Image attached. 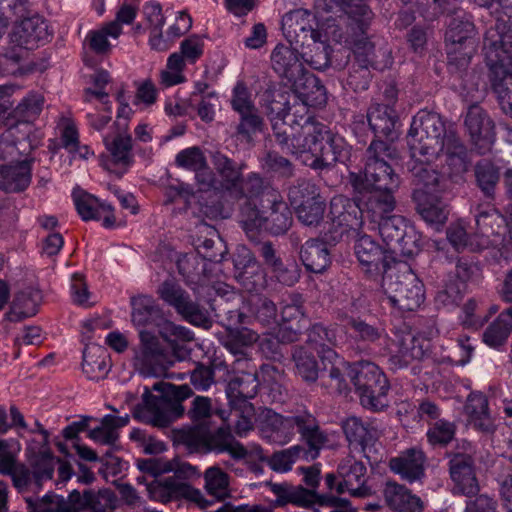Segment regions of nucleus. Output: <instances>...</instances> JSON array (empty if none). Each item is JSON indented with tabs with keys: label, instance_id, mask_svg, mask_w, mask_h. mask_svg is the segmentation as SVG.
Instances as JSON below:
<instances>
[{
	"label": "nucleus",
	"instance_id": "69168bd1",
	"mask_svg": "<svg viewBox=\"0 0 512 512\" xmlns=\"http://www.w3.org/2000/svg\"><path fill=\"white\" fill-rule=\"evenodd\" d=\"M110 30V26L105 24L99 29L89 31L84 44L97 55L109 54L112 48V44L108 40V37L112 38Z\"/></svg>",
	"mask_w": 512,
	"mask_h": 512
},
{
	"label": "nucleus",
	"instance_id": "f3484780",
	"mask_svg": "<svg viewBox=\"0 0 512 512\" xmlns=\"http://www.w3.org/2000/svg\"><path fill=\"white\" fill-rule=\"evenodd\" d=\"M374 223L378 225L383 241L394 251L398 250L405 256H413L419 251V238L403 217L388 215Z\"/></svg>",
	"mask_w": 512,
	"mask_h": 512
},
{
	"label": "nucleus",
	"instance_id": "680f3d73",
	"mask_svg": "<svg viewBox=\"0 0 512 512\" xmlns=\"http://www.w3.org/2000/svg\"><path fill=\"white\" fill-rule=\"evenodd\" d=\"M56 466V458L48 452H41L31 460L33 478L38 487L44 480L52 478Z\"/></svg>",
	"mask_w": 512,
	"mask_h": 512
},
{
	"label": "nucleus",
	"instance_id": "a878e982",
	"mask_svg": "<svg viewBox=\"0 0 512 512\" xmlns=\"http://www.w3.org/2000/svg\"><path fill=\"white\" fill-rule=\"evenodd\" d=\"M240 195H231L233 199H245L243 205L251 203L259 208H266V203L277 199L279 192L269 182L265 181L259 174L251 173L240 184Z\"/></svg>",
	"mask_w": 512,
	"mask_h": 512
},
{
	"label": "nucleus",
	"instance_id": "4c0bfd02",
	"mask_svg": "<svg viewBox=\"0 0 512 512\" xmlns=\"http://www.w3.org/2000/svg\"><path fill=\"white\" fill-rule=\"evenodd\" d=\"M259 381L256 373H242L232 378L226 388V394L231 406L251 404L249 399L256 396Z\"/></svg>",
	"mask_w": 512,
	"mask_h": 512
},
{
	"label": "nucleus",
	"instance_id": "412c9836",
	"mask_svg": "<svg viewBox=\"0 0 512 512\" xmlns=\"http://www.w3.org/2000/svg\"><path fill=\"white\" fill-rule=\"evenodd\" d=\"M313 15L305 9H296L282 18V30L291 44L310 45L321 34L312 26Z\"/></svg>",
	"mask_w": 512,
	"mask_h": 512
},
{
	"label": "nucleus",
	"instance_id": "dca6fc26",
	"mask_svg": "<svg viewBox=\"0 0 512 512\" xmlns=\"http://www.w3.org/2000/svg\"><path fill=\"white\" fill-rule=\"evenodd\" d=\"M40 137L30 125L14 126L4 132L0 137V160L9 164L18 163L30 157L32 151L40 144Z\"/></svg>",
	"mask_w": 512,
	"mask_h": 512
},
{
	"label": "nucleus",
	"instance_id": "e433bc0d",
	"mask_svg": "<svg viewBox=\"0 0 512 512\" xmlns=\"http://www.w3.org/2000/svg\"><path fill=\"white\" fill-rule=\"evenodd\" d=\"M394 192L385 189L364 190L363 193L367 194L364 200V212L372 222L379 221L393 212L396 205Z\"/></svg>",
	"mask_w": 512,
	"mask_h": 512
},
{
	"label": "nucleus",
	"instance_id": "f03ea898",
	"mask_svg": "<svg viewBox=\"0 0 512 512\" xmlns=\"http://www.w3.org/2000/svg\"><path fill=\"white\" fill-rule=\"evenodd\" d=\"M255 423L261 436L270 443L285 445L292 440L295 429L308 445L307 458L314 460L327 442L316 418L306 410L284 417L270 408H262L256 414Z\"/></svg>",
	"mask_w": 512,
	"mask_h": 512
},
{
	"label": "nucleus",
	"instance_id": "c03bdc74",
	"mask_svg": "<svg viewBox=\"0 0 512 512\" xmlns=\"http://www.w3.org/2000/svg\"><path fill=\"white\" fill-rule=\"evenodd\" d=\"M160 336L171 346V354L177 360H183L187 355V350L178 344V342H191L194 340L193 332L172 321L165 320L159 325Z\"/></svg>",
	"mask_w": 512,
	"mask_h": 512
},
{
	"label": "nucleus",
	"instance_id": "0e129e2a",
	"mask_svg": "<svg viewBox=\"0 0 512 512\" xmlns=\"http://www.w3.org/2000/svg\"><path fill=\"white\" fill-rule=\"evenodd\" d=\"M307 452L308 449L295 445L289 449L274 453L270 459V467L276 472H287L291 470L293 463L301 455L308 459Z\"/></svg>",
	"mask_w": 512,
	"mask_h": 512
},
{
	"label": "nucleus",
	"instance_id": "58836bf2",
	"mask_svg": "<svg viewBox=\"0 0 512 512\" xmlns=\"http://www.w3.org/2000/svg\"><path fill=\"white\" fill-rule=\"evenodd\" d=\"M270 490L276 495L275 505L284 506L288 503L303 508H309L314 504L315 491L302 486H293L284 483H268Z\"/></svg>",
	"mask_w": 512,
	"mask_h": 512
},
{
	"label": "nucleus",
	"instance_id": "20e7f679",
	"mask_svg": "<svg viewBox=\"0 0 512 512\" xmlns=\"http://www.w3.org/2000/svg\"><path fill=\"white\" fill-rule=\"evenodd\" d=\"M483 51L502 110L512 116V30L496 23L484 36Z\"/></svg>",
	"mask_w": 512,
	"mask_h": 512
},
{
	"label": "nucleus",
	"instance_id": "473e14b6",
	"mask_svg": "<svg viewBox=\"0 0 512 512\" xmlns=\"http://www.w3.org/2000/svg\"><path fill=\"white\" fill-rule=\"evenodd\" d=\"M131 318L135 326L159 325L164 321L161 307L152 296L139 295L131 298Z\"/></svg>",
	"mask_w": 512,
	"mask_h": 512
},
{
	"label": "nucleus",
	"instance_id": "49530a36",
	"mask_svg": "<svg viewBox=\"0 0 512 512\" xmlns=\"http://www.w3.org/2000/svg\"><path fill=\"white\" fill-rule=\"evenodd\" d=\"M465 412L475 428L485 432L492 430L493 421L488 409V400L484 394L470 393L465 405Z\"/></svg>",
	"mask_w": 512,
	"mask_h": 512
},
{
	"label": "nucleus",
	"instance_id": "a19ab883",
	"mask_svg": "<svg viewBox=\"0 0 512 512\" xmlns=\"http://www.w3.org/2000/svg\"><path fill=\"white\" fill-rule=\"evenodd\" d=\"M300 258L305 268L313 273L324 272L331 263L327 244L318 239H310L302 245Z\"/></svg>",
	"mask_w": 512,
	"mask_h": 512
},
{
	"label": "nucleus",
	"instance_id": "bb28decb",
	"mask_svg": "<svg viewBox=\"0 0 512 512\" xmlns=\"http://www.w3.org/2000/svg\"><path fill=\"white\" fill-rule=\"evenodd\" d=\"M272 67L288 83L293 84L307 72L296 49L277 45L271 55Z\"/></svg>",
	"mask_w": 512,
	"mask_h": 512
},
{
	"label": "nucleus",
	"instance_id": "774afa93",
	"mask_svg": "<svg viewBox=\"0 0 512 512\" xmlns=\"http://www.w3.org/2000/svg\"><path fill=\"white\" fill-rule=\"evenodd\" d=\"M509 223H507V232L505 234L496 235L489 240V244L496 250L493 256L497 261H508L512 258V215H507Z\"/></svg>",
	"mask_w": 512,
	"mask_h": 512
},
{
	"label": "nucleus",
	"instance_id": "9b49d317",
	"mask_svg": "<svg viewBox=\"0 0 512 512\" xmlns=\"http://www.w3.org/2000/svg\"><path fill=\"white\" fill-rule=\"evenodd\" d=\"M348 376L364 408L377 411L386 406L385 397L389 385L386 376L376 364L368 361L357 362L349 368Z\"/></svg>",
	"mask_w": 512,
	"mask_h": 512
},
{
	"label": "nucleus",
	"instance_id": "aec40b11",
	"mask_svg": "<svg viewBox=\"0 0 512 512\" xmlns=\"http://www.w3.org/2000/svg\"><path fill=\"white\" fill-rule=\"evenodd\" d=\"M478 272V266L466 259L460 258L456 264L454 271H450L448 279L445 282L444 289L437 294V301L443 305L456 304L462 297L465 290V284L471 280Z\"/></svg>",
	"mask_w": 512,
	"mask_h": 512
},
{
	"label": "nucleus",
	"instance_id": "7ed1b4c3",
	"mask_svg": "<svg viewBox=\"0 0 512 512\" xmlns=\"http://www.w3.org/2000/svg\"><path fill=\"white\" fill-rule=\"evenodd\" d=\"M282 149L294 155L310 154L313 169H327L346 155L344 140L330 133L320 122L301 123L300 128L287 137L286 143H278Z\"/></svg>",
	"mask_w": 512,
	"mask_h": 512
},
{
	"label": "nucleus",
	"instance_id": "ea45409f",
	"mask_svg": "<svg viewBox=\"0 0 512 512\" xmlns=\"http://www.w3.org/2000/svg\"><path fill=\"white\" fill-rule=\"evenodd\" d=\"M42 296L39 290L26 288L18 292L6 313V319L11 322H20L37 314Z\"/></svg>",
	"mask_w": 512,
	"mask_h": 512
},
{
	"label": "nucleus",
	"instance_id": "6e6d98bb",
	"mask_svg": "<svg viewBox=\"0 0 512 512\" xmlns=\"http://www.w3.org/2000/svg\"><path fill=\"white\" fill-rule=\"evenodd\" d=\"M104 143L114 163L122 165L131 163L132 138L129 134L120 133L112 138L106 136Z\"/></svg>",
	"mask_w": 512,
	"mask_h": 512
},
{
	"label": "nucleus",
	"instance_id": "72a5a7b5",
	"mask_svg": "<svg viewBox=\"0 0 512 512\" xmlns=\"http://www.w3.org/2000/svg\"><path fill=\"white\" fill-rule=\"evenodd\" d=\"M367 120L376 137L397 138L396 111L389 105L375 104L367 113Z\"/></svg>",
	"mask_w": 512,
	"mask_h": 512
},
{
	"label": "nucleus",
	"instance_id": "bf43d9fd",
	"mask_svg": "<svg viewBox=\"0 0 512 512\" xmlns=\"http://www.w3.org/2000/svg\"><path fill=\"white\" fill-rule=\"evenodd\" d=\"M347 208H352L353 213H356L357 207L343 196L334 197L330 202L332 220L336 222L338 226L343 227V231L346 230V228L353 227V222L357 220L355 216L352 217L351 212L346 210Z\"/></svg>",
	"mask_w": 512,
	"mask_h": 512
},
{
	"label": "nucleus",
	"instance_id": "f704fd0d",
	"mask_svg": "<svg viewBox=\"0 0 512 512\" xmlns=\"http://www.w3.org/2000/svg\"><path fill=\"white\" fill-rule=\"evenodd\" d=\"M110 369L107 350L98 344H86L83 350L82 371L89 380L104 379Z\"/></svg>",
	"mask_w": 512,
	"mask_h": 512
},
{
	"label": "nucleus",
	"instance_id": "7c9ffc66",
	"mask_svg": "<svg viewBox=\"0 0 512 512\" xmlns=\"http://www.w3.org/2000/svg\"><path fill=\"white\" fill-rule=\"evenodd\" d=\"M386 505L393 512H423L424 503L405 486L387 482L383 489Z\"/></svg>",
	"mask_w": 512,
	"mask_h": 512
},
{
	"label": "nucleus",
	"instance_id": "09e8293b",
	"mask_svg": "<svg viewBox=\"0 0 512 512\" xmlns=\"http://www.w3.org/2000/svg\"><path fill=\"white\" fill-rule=\"evenodd\" d=\"M307 342L323 361L336 358L337 355L332 349L336 345V333L334 330L328 329L321 324H315L308 332Z\"/></svg>",
	"mask_w": 512,
	"mask_h": 512
},
{
	"label": "nucleus",
	"instance_id": "3c124183",
	"mask_svg": "<svg viewBox=\"0 0 512 512\" xmlns=\"http://www.w3.org/2000/svg\"><path fill=\"white\" fill-rule=\"evenodd\" d=\"M205 491L218 501L230 497V476L218 466L207 468L203 475Z\"/></svg>",
	"mask_w": 512,
	"mask_h": 512
},
{
	"label": "nucleus",
	"instance_id": "423d86ee",
	"mask_svg": "<svg viewBox=\"0 0 512 512\" xmlns=\"http://www.w3.org/2000/svg\"><path fill=\"white\" fill-rule=\"evenodd\" d=\"M398 158L396 148L388 142L372 141L366 151V163L363 175L351 172L349 181L359 193L365 189H385L396 191L400 185V178L394 172L389 161Z\"/></svg>",
	"mask_w": 512,
	"mask_h": 512
},
{
	"label": "nucleus",
	"instance_id": "4d7b16f0",
	"mask_svg": "<svg viewBox=\"0 0 512 512\" xmlns=\"http://www.w3.org/2000/svg\"><path fill=\"white\" fill-rule=\"evenodd\" d=\"M29 48L24 47L20 41H13L9 35V43L0 54L1 70L6 73H15L28 58Z\"/></svg>",
	"mask_w": 512,
	"mask_h": 512
},
{
	"label": "nucleus",
	"instance_id": "2f4dec72",
	"mask_svg": "<svg viewBox=\"0 0 512 512\" xmlns=\"http://www.w3.org/2000/svg\"><path fill=\"white\" fill-rule=\"evenodd\" d=\"M424 453L417 448H410L389 461L390 469L402 479L414 482L424 475Z\"/></svg>",
	"mask_w": 512,
	"mask_h": 512
},
{
	"label": "nucleus",
	"instance_id": "4be33fe9",
	"mask_svg": "<svg viewBox=\"0 0 512 512\" xmlns=\"http://www.w3.org/2000/svg\"><path fill=\"white\" fill-rule=\"evenodd\" d=\"M472 142L480 152L490 149L495 140L494 122L479 105L469 106L464 121Z\"/></svg>",
	"mask_w": 512,
	"mask_h": 512
},
{
	"label": "nucleus",
	"instance_id": "f8f14e48",
	"mask_svg": "<svg viewBox=\"0 0 512 512\" xmlns=\"http://www.w3.org/2000/svg\"><path fill=\"white\" fill-rule=\"evenodd\" d=\"M139 338L140 342L134 349L132 359L134 369L144 377L166 376L167 370L174 364L175 357L155 334L141 330Z\"/></svg>",
	"mask_w": 512,
	"mask_h": 512
},
{
	"label": "nucleus",
	"instance_id": "5701e85b",
	"mask_svg": "<svg viewBox=\"0 0 512 512\" xmlns=\"http://www.w3.org/2000/svg\"><path fill=\"white\" fill-rule=\"evenodd\" d=\"M451 479L457 493L475 495L479 491L478 481L474 472V461L468 453H455L449 461Z\"/></svg>",
	"mask_w": 512,
	"mask_h": 512
},
{
	"label": "nucleus",
	"instance_id": "6e6552de",
	"mask_svg": "<svg viewBox=\"0 0 512 512\" xmlns=\"http://www.w3.org/2000/svg\"><path fill=\"white\" fill-rule=\"evenodd\" d=\"M449 134H457L452 126H446L440 115L419 111L412 120L407 135L413 156H438L449 140Z\"/></svg>",
	"mask_w": 512,
	"mask_h": 512
},
{
	"label": "nucleus",
	"instance_id": "5fc2aeb1",
	"mask_svg": "<svg viewBox=\"0 0 512 512\" xmlns=\"http://www.w3.org/2000/svg\"><path fill=\"white\" fill-rule=\"evenodd\" d=\"M413 200L416 203L417 211L426 222L442 224L447 219L448 211L446 207L438 201L436 195L422 198V194L418 192L416 199Z\"/></svg>",
	"mask_w": 512,
	"mask_h": 512
},
{
	"label": "nucleus",
	"instance_id": "c9c22d12",
	"mask_svg": "<svg viewBox=\"0 0 512 512\" xmlns=\"http://www.w3.org/2000/svg\"><path fill=\"white\" fill-rule=\"evenodd\" d=\"M343 432L350 444H357L365 448L372 444L380 434L375 421L364 422L356 416L345 419L342 423Z\"/></svg>",
	"mask_w": 512,
	"mask_h": 512
},
{
	"label": "nucleus",
	"instance_id": "de8ad7c7",
	"mask_svg": "<svg viewBox=\"0 0 512 512\" xmlns=\"http://www.w3.org/2000/svg\"><path fill=\"white\" fill-rule=\"evenodd\" d=\"M474 176L476 185L485 198L494 200L496 188L500 181L499 167L488 159H482L474 167Z\"/></svg>",
	"mask_w": 512,
	"mask_h": 512
},
{
	"label": "nucleus",
	"instance_id": "c85d7f7f",
	"mask_svg": "<svg viewBox=\"0 0 512 512\" xmlns=\"http://www.w3.org/2000/svg\"><path fill=\"white\" fill-rule=\"evenodd\" d=\"M50 36L48 23L38 16L22 20L11 33L13 41H20L24 47H28L30 50L47 42Z\"/></svg>",
	"mask_w": 512,
	"mask_h": 512
},
{
	"label": "nucleus",
	"instance_id": "c756f323",
	"mask_svg": "<svg viewBox=\"0 0 512 512\" xmlns=\"http://www.w3.org/2000/svg\"><path fill=\"white\" fill-rule=\"evenodd\" d=\"M34 159L0 166V189L7 193L24 191L31 182V165Z\"/></svg>",
	"mask_w": 512,
	"mask_h": 512
},
{
	"label": "nucleus",
	"instance_id": "cd10ccee",
	"mask_svg": "<svg viewBox=\"0 0 512 512\" xmlns=\"http://www.w3.org/2000/svg\"><path fill=\"white\" fill-rule=\"evenodd\" d=\"M393 346L389 358L393 369L407 367L413 360L421 359L424 355L419 338L409 331L395 334Z\"/></svg>",
	"mask_w": 512,
	"mask_h": 512
},
{
	"label": "nucleus",
	"instance_id": "39448f33",
	"mask_svg": "<svg viewBox=\"0 0 512 512\" xmlns=\"http://www.w3.org/2000/svg\"><path fill=\"white\" fill-rule=\"evenodd\" d=\"M162 393L161 397L151 394L148 387L144 388L143 403L138 404L133 416L154 427H167L175 419L184 414L182 402L193 395L192 389L187 385H174L171 383H156L152 387Z\"/></svg>",
	"mask_w": 512,
	"mask_h": 512
},
{
	"label": "nucleus",
	"instance_id": "8fccbe9b",
	"mask_svg": "<svg viewBox=\"0 0 512 512\" xmlns=\"http://www.w3.org/2000/svg\"><path fill=\"white\" fill-rule=\"evenodd\" d=\"M512 331V308L501 312L498 317L486 328L483 341L492 348L504 345Z\"/></svg>",
	"mask_w": 512,
	"mask_h": 512
},
{
	"label": "nucleus",
	"instance_id": "a18cd8bd",
	"mask_svg": "<svg viewBox=\"0 0 512 512\" xmlns=\"http://www.w3.org/2000/svg\"><path fill=\"white\" fill-rule=\"evenodd\" d=\"M414 191L412 194L413 199H416V194L420 192L422 198L425 196L435 195L439 190L442 182V176L430 164H416L412 168Z\"/></svg>",
	"mask_w": 512,
	"mask_h": 512
},
{
	"label": "nucleus",
	"instance_id": "6ab92c4d",
	"mask_svg": "<svg viewBox=\"0 0 512 512\" xmlns=\"http://www.w3.org/2000/svg\"><path fill=\"white\" fill-rule=\"evenodd\" d=\"M146 492L152 499L163 503L182 497L194 501L200 507H206L209 503L200 490L177 480L176 477L152 479L147 485Z\"/></svg>",
	"mask_w": 512,
	"mask_h": 512
},
{
	"label": "nucleus",
	"instance_id": "9d476101",
	"mask_svg": "<svg viewBox=\"0 0 512 512\" xmlns=\"http://www.w3.org/2000/svg\"><path fill=\"white\" fill-rule=\"evenodd\" d=\"M240 217L246 232L265 228L274 235L284 234L292 225V213L280 193L277 199L268 201L266 208L251 203L241 206Z\"/></svg>",
	"mask_w": 512,
	"mask_h": 512
},
{
	"label": "nucleus",
	"instance_id": "603ef678",
	"mask_svg": "<svg viewBox=\"0 0 512 512\" xmlns=\"http://www.w3.org/2000/svg\"><path fill=\"white\" fill-rule=\"evenodd\" d=\"M334 361L328 360L330 366L324 365L323 369L320 370L318 378L320 379L321 385L326 389H329L335 393H343L348 389L347 382L344 378L342 368L345 366V362L339 359L337 356L333 358Z\"/></svg>",
	"mask_w": 512,
	"mask_h": 512
},
{
	"label": "nucleus",
	"instance_id": "1a4fd4ad",
	"mask_svg": "<svg viewBox=\"0 0 512 512\" xmlns=\"http://www.w3.org/2000/svg\"><path fill=\"white\" fill-rule=\"evenodd\" d=\"M382 288L391 304L403 311H413L424 301L423 284L406 263L385 269Z\"/></svg>",
	"mask_w": 512,
	"mask_h": 512
},
{
	"label": "nucleus",
	"instance_id": "79ce46f5",
	"mask_svg": "<svg viewBox=\"0 0 512 512\" xmlns=\"http://www.w3.org/2000/svg\"><path fill=\"white\" fill-rule=\"evenodd\" d=\"M207 451H215L217 453H228L234 459H243L247 456V450L238 442L230 428L219 427L215 432L208 430Z\"/></svg>",
	"mask_w": 512,
	"mask_h": 512
},
{
	"label": "nucleus",
	"instance_id": "b1692460",
	"mask_svg": "<svg viewBox=\"0 0 512 512\" xmlns=\"http://www.w3.org/2000/svg\"><path fill=\"white\" fill-rule=\"evenodd\" d=\"M354 250L367 274H385V269L392 267L386 251L368 235H362L356 240Z\"/></svg>",
	"mask_w": 512,
	"mask_h": 512
},
{
	"label": "nucleus",
	"instance_id": "052dcab7",
	"mask_svg": "<svg viewBox=\"0 0 512 512\" xmlns=\"http://www.w3.org/2000/svg\"><path fill=\"white\" fill-rule=\"evenodd\" d=\"M293 359L297 374L305 381L313 382L318 378L319 370L314 357L304 348H295Z\"/></svg>",
	"mask_w": 512,
	"mask_h": 512
},
{
	"label": "nucleus",
	"instance_id": "e2e57ef3",
	"mask_svg": "<svg viewBox=\"0 0 512 512\" xmlns=\"http://www.w3.org/2000/svg\"><path fill=\"white\" fill-rule=\"evenodd\" d=\"M179 440L192 451H207L208 427L200 424L183 429Z\"/></svg>",
	"mask_w": 512,
	"mask_h": 512
},
{
	"label": "nucleus",
	"instance_id": "37998d69",
	"mask_svg": "<svg viewBox=\"0 0 512 512\" xmlns=\"http://www.w3.org/2000/svg\"><path fill=\"white\" fill-rule=\"evenodd\" d=\"M442 152L446 156L445 163L450 177L460 176L468 170L467 149L457 134H449Z\"/></svg>",
	"mask_w": 512,
	"mask_h": 512
},
{
	"label": "nucleus",
	"instance_id": "0eeeda50",
	"mask_svg": "<svg viewBox=\"0 0 512 512\" xmlns=\"http://www.w3.org/2000/svg\"><path fill=\"white\" fill-rule=\"evenodd\" d=\"M372 19V12L364 5L351 6L347 12L345 23L347 25V36L344 42L348 44L355 55L356 61L361 66L363 73V81H355V76L352 75L350 83L356 89H367L369 84L368 68H377V62L374 55V45L365 36L367 29Z\"/></svg>",
	"mask_w": 512,
	"mask_h": 512
},
{
	"label": "nucleus",
	"instance_id": "393cba45",
	"mask_svg": "<svg viewBox=\"0 0 512 512\" xmlns=\"http://www.w3.org/2000/svg\"><path fill=\"white\" fill-rule=\"evenodd\" d=\"M212 164L219 175L220 192L231 195H240V184L243 178V166L220 151H214L210 155Z\"/></svg>",
	"mask_w": 512,
	"mask_h": 512
},
{
	"label": "nucleus",
	"instance_id": "a211bd4d",
	"mask_svg": "<svg viewBox=\"0 0 512 512\" xmlns=\"http://www.w3.org/2000/svg\"><path fill=\"white\" fill-rule=\"evenodd\" d=\"M367 469L363 462L348 454L341 459L337 468V476L342 480L336 486V492H348L353 497L365 498L371 494V489L365 485Z\"/></svg>",
	"mask_w": 512,
	"mask_h": 512
},
{
	"label": "nucleus",
	"instance_id": "338daca9",
	"mask_svg": "<svg viewBox=\"0 0 512 512\" xmlns=\"http://www.w3.org/2000/svg\"><path fill=\"white\" fill-rule=\"evenodd\" d=\"M308 51L304 53L306 62L316 70H323L330 64L329 47L321 41L320 37L310 41V45H306Z\"/></svg>",
	"mask_w": 512,
	"mask_h": 512
},
{
	"label": "nucleus",
	"instance_id": "864d4df0",
	"mask_svg": "<svg viewBox=\"0 0 512 512\" xmlns=\"http://www.w3.org/2000/svg\"><path fill=\"white\" fill-rule=\"evenodd\" d=\"M43 105L44 96L40 93L30 92L13 108V119L22 122L23 124L19 126L24 129V125H29L40 115Z\"/></svg>",
	"mask_w": 512,
	"mask_h": 512
},
{
	"label": "nucleus",
	"instance_id": "f257e3e1",
	"mask_svg": "<svg viewBox=\"0 0 512 512\" xmlns=\"http://www.w3.org/2000/svg\"><path fill=\"white\" fill-rule=\"evenodd\" d=\"M291 87L293 92H272L268 101V116L277 143H286L287 137L306 120L317 122L309 115L308 107H323L327 103L326 88L308 71Z\"/></svg>",
	"mask_w": 512,
	"mask_h": 512
},
{
	"label": "nucleus",
	"instance_id": "2eb2a0df",
	"mask_svg": "<svg viewBox=\"0 0 512 512\" xmlns=\"http://www.w3.org/2000/svg\"><path fill=\"white\" fill-rule=\"evenodd\" d=\"M160 298L172 306L187 322L208 329L212 321L208 311L190 298V295L177 283L164 281L157 289Z\"/></svg>",
	"mask_w": 512,
	"mask_h": 512
},
{
	"label": "nucleus",
	"instance_id": "13d9d810",
	"mask_svg": "<svg viewBox=\"0 0 512 512\" xmlns=\"http://www.w3.org/2000/svg\"><path fill=\"white\" fill-rule=\"evenodd\" d=\"M479 234L487 238L500 235L499 229L504 227L505 218L496 209L480 210L475 216Z\"/></svg>",
	"mask_w": 512,
	"mask_h": 512
},
{
	"label": "nucleus",
	"instance_id": "ddd939ff",
	"mask_svg": "<svg viewBox=\"0 0 512 512\" xmlns=\"http://www.w3.org/2000/svg\"><path fill=\"white\" fill-rule=\"evenodd\" d=\"M445 39L448 44L450 66L465 68L475 53L474 24L470 16L461 10L450 14Z\"/></svg>",
	"mask_w": 512,
	"mask_h": 512
},
{
	"label": "nucleus",
	"instance_id": "4468645a",
	"mask_svg": "<svg viewBox=\"0 0 512 512\" xmlns=\"http://www.w3.org/2000/svg\"><path fill=\"white\" fill-rule=\"evenodd\" d=\"M288 198L302 224L317 227L323 221L325 200L320 195L319 188L311 181L298 180L290 187Z\"/></svg>",
	"mask_w": 512,
	"mask_h": 512
}]
</instances>
